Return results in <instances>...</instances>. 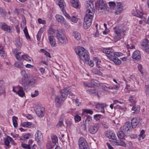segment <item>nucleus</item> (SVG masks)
I'll use <instances>...</instances> for the list:
<instances>
[{
  "instance_id": "nucleus-1",
  "label": "nucleus",
  "mask_w": 149,
  "mask_h": 149,
  "mask_svg": "<svg viewBox=\"0 0 149 149\" xmlns=\"http://www.w3.org/2000/svg\"><path fill=\"white\" fill-rule=\"evenodd\" d=\"M21 73L22 76V84L24 89H26L29 86L34 85L36 84V80L33 78L30 75L28 74L25 70H22Z\"/></svg>"
},
{
  "instance_id": "nucleus-2",
  "label": "nucleus",
  "mask_w": 149,
  "mask_h": 149,
  "mask_svg": "<svg viewBox=\"0 0 149 149\" xmlns=\"http://www.w3.org/2000/svg\"><path fill=\"white\" fill-rule=\"evenodd\" d=\"M76 53L80 58L84 62H88L89 60V56L88 51L83 47L77 48L75 50Z\"/></svg>"
},
{
  "instance_id": "nucleus-3",
  "label": "nucleus",
  "mask_w": 149,
  "mask_h": 149,
  "mask_svg": "<svg viewBox=\"0 0 149 149\" xmlns=\"http://www.w3.org/2000/svg\"><path fill=\"white\" fill-rule=\"evenodd\" d=\"M102 51L104 54H108L107 57L116 65H118L121 64V61L114 55V54L113 53V49L111 48L104 49Z\"/></svg>"
},
{
  "instance_id": "nucleus-4",
  "label": "nucleus",
  "mask_w": 149,
  "mask_h": 149,
  "mask_svg": "<svg viewBox=\"0 0 149 149\" xmlns=\"http://www.w3.org/2000/svg\"><path fill=\"white\" fill-rule=\"evenodd\" d=\"M69 93V91L68 88H65L60 90V94L55 97L56 105L57 106L59 105L61 102L65 100Z\"/></svg>"
},
{
  "instance_id": "nucleus-5",
  "label": "nucleus",
  "mask_w": 149,
  "mask_h": 149,
  "mask_svg": "<svg viewBox=\"0 0 149 149\" xmlns=\"http://www.w3.org/2000/svg\"><path fill=\"white\" fill-rule=\"evenodd\" d=\"M113 32L115 33L113 36L115 42L120 40L125 36V30L119 26H116L113 29Z\"/></svg>"
},
{
  "instance_id": "nucleus-6",
  "label": "nucleus",
  "mask_w": 149,
  "mask_h": 149,
  "mask_svg": "<svg viewBox=\"0 0 149 149\" xmlns=\"http://www.w3.org/2000/svg\"><path fill=\"white\" fill-rule=\"evenodd\" d=\"M56 37L59 42L61 44L64 45L68 42L67 38L61 29L56 30Z\"/></svg>"
},
{
  "instance_id": "nucleus-7",
  "label": "nucleus",
  "mask_w": 149,
  "mask_h": 149,
  "mask_svg": "<svg viewBox=\"0 0 149 149\" xmlns=\"http://www.w3.org/2000/svg\"><path fill=\"white\" fill-rule=\"evenodd\" d=\"M88 2L89 3H86V6L87 7V10L86 11V15H87L88 16L91 17H93L95 12L94 7L91 3L89 1Z\"/></svg>"
},
{
  "instance_id": "nucleus-8",
  "label": "nucleus",
  "mask_w": 149,
  "mask_h": 149,
  "mask_svg": "<svg viewBox=\"0 0 149 149\" xmlns=\"http://www.w3.org/2000/svg\"><path fill=\"white\" fill-rule=\"evenodd\" d=\"M78 144L79 149H89V147L85 139L81 137L79 139Z\"/></svg>"
},
{
  "instance_id": "nucleus-9",
  "label": "nucleus",
  "mask_w": 149,
  "mask_h": 149,
  "mask_svg": "<svg viewBox=\"0 0 149 149\" xmlns=\"http://www.w3.org/2000/svg\"><path fill=\"white\" fill-rule=\"evenodd\" d=\"M93 18V17H91L87 15H85L83 23V27L84 29H86L90 27L91 25Z\"/></svg>"
},
{
  "instance_id": "nucleus-10",
  "label": "nucleus",
  "mask_w": 149,
  "mask_h": 149,
  "mask_svg": "<svg viewBox=\"0 0 149 149\" xmlns=\"http://www.w3.org/2000/svg\"><path fill=\"white\" fill-rule=\"evenodd\" d=\"M35 112L38 116L40 117H43L44 114L45 108L39 106H37Z\"/></svg>"
},
{
  "instance_id": "nucleus-11",
  "label": "nucleus",
  "mask_w": 149,
  "mask_h": 149,
  "mask_svg": "<svg viewBox=\"0 0 149 149\" xmlns=\"http://www.w3.org/2000/svg\"><path fill=\"white\" fill-rule=\"evenodd\" d=\"M98 81L96 79H93L89 82H85L83 83L84 85L87 87H92L94 86H97Z\"/></svg>"
},
{
  "instance_id": "nucleus-12",
  "label": "nucleus",
  "mask_w": 149,
  "mask_h": 149,
  "mask_svg": "<svg viewBox=\"0 0 149 149\" xmlns=\"http://www.w3.org/2000/svg\"><path fill=\"white\" fill-rule=\"evenodd\" d=\"M99 128V124H96L90 126L89 129V131L91 134H94L97 132Z\"/></svg>"
},
{
  "instance_id": "nucleus-13",
  "label": "nucleus",
  "mask_w": 149,
  "mask_h": 149,
  "mask_svg": "<svg viewBox=\"0 0 149 149\" xmlns=\"http://www.w3.org/2000/svg\"><path fill=\"white\" fill-rule=\"evenodd\" d=\"M1 27L2 29L4 31L8 33H11L14 30V29L12 26H9L5 23H3Z\"/></svg>"
},
{
  "instance_id": "nucleus-14",
  "label": "nucleus",
  "mask_w": 149,
  "mask_h": 149,
  "mask_svg": "<svg viewBox=\"0 0 149 149\" xmlns=\"http://www.w3.org/2000/svg\"><path fill=\"white\" fill-rule=\"evenodd\" d=\"M55 18L58 22L63 24L64 25H67V22L64 18L61 15H57L55 16Z\"/></svg>"
},
{
  "instance_id": "nucleus-15",
  "label": "nucleus",
  "mask_w": 149,
  "mask_h": 149,
  "mask_svg": "<svg viewBox=\"0 0 149 149\" xmlns=\"http://www.w3.org/2000/svg\"><path fill=\"white\" fill-rule=\"evenodd\" d=\"M132 58L134 61H139L141 58V56L139 51H135L132 54Z\"/></svg>"
},
{
  "instance_id": "nucleus-16",
  "label": "nucleus",
  "mask_w": 149,
  "mask_h": 149,
  "mask_svg": "<svg viewBox=\"0 0 149 149\" xmlns=\"http://www.w3.org/2000/svg\"><path fill=\"white\" fill-rule=\"evenodd\" d=\"M132 14L133 15L139 18H141L143 15V13L141 10H139L136 9L132 10Z\"/></svg>"
},
{
  "instance_id": "nucleus-17",
  "label": "nucleus",
  "mask_w": 149,
  "mask_h": 149,
  "mask_svg": "<svg viewBox=\"0 0 149 149\" xmlns=\"http://www.w3.org/2000/svg\"><path fill=\"white\" fill-rule=\"evenodd\" d=\"M87 92L91 94L94 95H97L98 97L101 94L102 92L99 91L98 89H96L95 88H91L87 91Z\"/></svg>"
},
{
  "instance_id": "nucleus-18",
  "label": "nucleus",
  "mask_w": 149,
  "mask_h": 149,
  "mask_svg": "<svg viewBox=\"0 0 149 149\" xmlns=\"http://www.w3.org/2000/svg\"><path fill=\"white\" fill-rule=\"evenodd\" d=\"M141 46L143 49L147 53H149V41L146 40L145 42L142 43Z\"/></svg>"
},
{
  "instance_id": "nucleus-19",
  "label": "nucleus",
  "mask_w": 149,
  "mask_h": 149,
  "mask_svg": "<svg viewBox=\"0 0 149 149\" xmlns=\"http://www.w3.org/2000/svg\"><path fill=\"white\" fill-rule=\"evenodd\" d=\"M107 105L105 103H97L95 105V107L97 109H101V112L102 113H104V108L107 107Z\"/></svg>"
},
{
  "instance_id": "nucleus-20",
  "label": "nucleus",
  "mask_w": 149,
  "mask_h": 149,
  "mask_svg": "<svg viewBox=\"0 0 149 149\" xmlns=\"http://www.w3.org/2000/svg\"><path fill=\"white\" fill-rule=\"evenodd\" d=\"M139 118H134L131 121V125L132 128H135L139 124Z\"/></svg>"
},
{
  "instance_id": "nucleus-21",
  "label": "nucleus",
  "mask_w": 149,
  "mask_h": 149,
  "mask_svg": "<svg viewBox=\"0 0 149 149\" xmlns=\"http://www.w3.org/2000/svg\"><path fill=\"white\" fill-rule=\"evenodd\" d=\"M131 123L129 122H126L123 126V130L125 132H127L130 130H132Z\"/></svg>"
},
{
  "instance_id": "nucleus-22",
  "label": "nucleus",
  "mask_w": 149,
  "mask_h": 149,
  "mask_svg": "<svg viewBox=\"0 0 149 149\" xmlns=\"http://www.w3.org/2000/svg\"><path fill=\"white\" fill-rule=\"evenodd\" d=\"M116 11L115 13L116 14H118L122 10V6L120 2H118L116 3Z\"/></svg>"
},
{
  "instance_id": "nucleus-23",
  "label": "nucleus",
  "mask_w": 149,
  "mask_h": 149,
  "mask_svg": "<svg viewBox=\"0 0 149 149\" xmlns=\"http://www.w3.org/2000/svg\"><path fill=\"white\" fill-rule=\"evenodd\" d=\"M16 88L19 89L17 93L21 97H23L25 93L23 90L22 87L19 86H18Z\"/></svg>"
},
{
  "instance_id": "nucleus-24",
  "label": "nucleus",
  "mask_w": 149,
  "mask_h": 149,
  "mask_svg": "<svg viewBox=\"0 0 149 149\" xmlns=\"http://www.w3.org/2000/svg\"><path fill=\"white\" fill-rule=\"evenodd\" d=\"M105 4L103 1L100 0L99 2L98 11L100 12H102V10L105 9Z\"/></svg>"
},
{
  "instance_id": "nucleus-25",
  "label": "nucleus",
  "mask_w": 149,
  "mask_h": 149,
  "mask_svg": "<svg viewBox=\"0 0 149 149\" xmlns=\"http://www.w3.org/2000/svg\"><path fill=\"white\" fill-rule=\"evenodd\" d=\"M18 50L17 49H15L13 50V52L16 59L20 61L21 59V56L19 55L21 52H18Z\"/></svg>"
},
{
  "instance_id": "nucleus-26",
  "label": "nucleus",
  "mask_w": 149,
  "mask_h": 149,
  "mask_svg": "<svg viewBox=\"0 0 149 149\" xmlns=\"http://www.w3.org/2000/svg\"><path fill=\"white\" fill-rule=\"evenodd\" d=\"M36 137L37 139V142L39 143L40 142V140L42 139V134L40 131L38 130L36 133Z\"/></svg>"
},
{
  "instance_id": "nucleus-27",
  "label": "nucleus",
  "mask_w": 149,
  "mask_h": 149,
  "mask_svg": "<svg viewBox=\"0 0 149 149\" xmlns=\"http://www.w3.org/2000/svg\"><path fill=\"white\" fill-rule=\"evenodd\" d=\"M113 145L115 146H120L123 147H125L126 145L125 143L121 140H119L118 141L116 140L114 141Z\"/></svg>"
},
{
  "instance_id": "nucleus-28",
  "label": "nucleus",
  "mask_w": 149,
  "mask_h": 149,
  "mask_svg": "<svg viewBox=\"0 0 149 149\" xmlns=\"http://www.w3.org/2000/svg\"><path fill=\"white\" fill-rule=\"evenodd\" d=\"M73 36L77 40H80L81 39V36L79 33L77 31H74L73 33Z\"/></svg>"
},
{
  "instance_id": "nucleus-29",
  "label": "nucleus",
  "mask_w": 149,
  "mask_h": 149,
  "mask_svg": "<svg viewBox=\"0 0 149 149\" xmlns=\"http://www.w3.org/2000/svg\"><path fill=\"white\" fill-rule=\"evenodd\" d=\"M15 45L16 47L20 49L21 48L22 45V42L19 38H16Z\"/></svg>"
},
{
  "instance_id": "nucleus-30",
  "label": "nucleus",
  "mask_w": 149,
  "mask_h": 149,
  "mask_svg": "<svg viewBox=\"0 0 149 149\" xmlns=\"http://www.w3.org/2000/svg\"><path fill=\"white\" fill-rule=\"evenodd\" d=\"M70 2L72 4V5L74 7L77 8H79L78 0H71Z\"/></svg>"
},
{
  "instance_id": "nucleus-31",
  "label": "nucleus",
  "mask_w": 149,
  "mask_h": 149,
  "mask_svg": "<svg viewBox=\"0 0 149 149\" xmlns=\"http://www.w3.org/2000/svg\"><path fill=\"white\" fill-rule=\"evenodd\" d=\"M49 40L50 43L52 46H54L56 45L55 39L53 36H50L49 37Z\"/></svg>"
},
{
  "instance_id": "nucleus-32",
  "label": "nucleus",
  "mask_w": 149,
  "mask_h": 149,
  "mask_svg": "<svg viewBox=\"0 0 149 149\" xmlns=\"http://www.w3.org/2000/svg\"><path fill=\"white\" fill-rule=\"evenodd\" d=\"M13 141V140L11 138L7 136L6 138L4 141V143L6 146H9L10 145V142H12Z\"/></svg>"
},
{
  "instance_id": "nucleus-33",
  "label": "nucleus",
  "mask_w": 149,
  "mask_h": 149,
  "mask_svg": "<svg viewBox=\"0 0 149 149\" xmlns=\"http://www.w3.org/2000/svg\"><path fill=\"white\" fill-rule=\"evenodd\" d=\"M55 145L54 143L51 141H48L46 144V147L48 149H51L53 148Z\"/></svg>"
},
{
  "instance_id": "nucleus-34",
  "label": "nucleus",
  "mask_w": 149,
  "mask_h": 149,
  "mask_svg": "<svg viewBox=\"0 0 149 149\" xmlns=\"http://www.w3.org/2000/svg\"><path fill=\"white\" fill-rule=\"evenodd\" d=\"M32 58L31 57H29L26 55H22L21 57V59L20 60H22V59L25 60L26 61H31Z\"/></svg>"
},
{
  "instance_id": "nucleus-35",
  "label": "nucleus",
  "mask_w": 149,
  "mask_h": 149,
  "mask_svg": "<svg viewBox=\"0 0 149 149\" xmlns=\"http://www.w3.org/2000/svg\"><path fill=\"white\" fill-rule=\"evenodd\" d=\"M32 125V124L31 123L28 122H23L21 124L22 127H30Z\"/></svg>"
},
{
  "instance_id": "nucleus-36",
  "label": "nucleus",
  "mask_w": 149,
  "mask_h": 149,
  "mask_svg": "<svg viewBox=\"0 0 149 149\" xmlns=\"http://www.w3.org/2000/svg\"><path fill=\"white\" fill-rule=\"evenodd\" d=\"M140 107H136V106L134 105L132 107V111H134L132 113H139L140 111Z\"/></svg>"
},
{
  "instance_id": "nucleus-37",
  "label": "nucleus",
  "mask_w": 149,
  "mask_h": 149,
  "mask_svg": "<svg viewBox=\"0 0 149 149\" xmlns=\"http://www.w3.org/2000/svg\"><path fill=\"white\" fill-rule=\"evenodd\" d=\"M0 54L3 58H4L6 57V54L3 50V47L2 46H0Z\"/></svg>"
},
{
  "instance_id": "nucleus-38",
  "label": "nucleus",
  "mask_w": 149,
  "mask_h": 149,
  "mask_svg": "<svg viewBox=\"0 0 149 149\" xmlns=\"http://www.w3.org/2000/svg\"><path fill=\"white\" fill-rule=\"evenodd\" d=\"M92 120L91 117L90 116H88L85 120V123L88 125V126L91 123Z\"/></svg>"
},
{
  "instance_id": "nucleus-39",
  "label": "nucleus",
  "mask_w": 149,
  "mask_h": 149,
  "mask_svg": "<svg viewBox=\"0 0 149 149\" xmlns=\"http://www.w3.org/2000/svg\"><path fill=\"white\" fill-rule=\"evenodd\" d=\"M58 5L62 10H64L63 9L65 5V3L63 0H60L58 2Z\"/></svg>"
},
{
  "instance_id": "nucleus-40",
  "label": "nucleus",
  "mask_w": 149,
  "mask_h": 149,
  "mask_svg": "<svg viewBox=\"0 0 149 149\" xmlns=\"http://www.w3.org/2000/svg\"><path fill=\"white\" fill-rule=\"evenodd\" d=\"M117 136L120 139H123L125 136V134L122 131H119L117 133Z\"/></svg>"
},
{
  "instance_id": "nucleus-41",
  "label": "nucleus",
  "mask_w": 149,
  "mask_h": 149,
  "mask_svg": "<svg viewBox=\"0 0 149 149\" xmlns=\"http://www.w3.org/2000/svg\"><path fill=\"white\" fill-rule=\"evenodd\" d=\"M15 66L16 67L21 69L24 67V65H23L22 63L20 62H16L15 63Z\"/></svg>"
},
{
  "instance_id": "nucleus-42",
  "label": "nucleus",
  "mask_w": 149,
  "mask_h": 149,
  "mask_svg": "<svg viewBox=\"0 0 149 149\" xmlns=\"http://www.w3.org/2000/svg\"><path fill=\"white\" fill-rule=\"evenodd\" d=\"M100 70H102V69H100L99 70H98L96 69H94L93 70L92 72L95 74H96L99 75H102V72L100 71Z\"/></svg>"
},
{
  "instance_id": "nucleus-43",
  "label": "nucleus",
  "mask_w": 149,
  "mask_h": 149,
  "mask_svg": "<svg viewBox=\"0 0 149 149\" xmlns=\"http://www.w3.org/2000/svg\"><path fill=\"white\" fill-rule=\"evenodd\" d=\"M21 146L24 149H31V145L30 144H27L22 143Z\"/></svg>"
},
{
  "instance_id": "nucleus-44",
  "label": "nucleus",
  "mask_w": 149,
  "mask_h": 149,
  "mask_svg": "<svg viewBox=\"0 0 149 149\" xmlns=\"http://www.w3.org/2000/svg\"><path fill=\"white\" fill-rule=\"evenodd\" d=\"M23 31L25 35L26 38L27 39H30V37L29 35L26 26L23 29Z\"/></svg>"
},
{
  "instance_id": "nucleus-45",
  "label": "nucleus",
  "mask_w": 149,
  "mask_h": 149,
  "mask_svg": "<svg viewBox=\"0 0 149 149\" xmlns=\"http://www.w3.org/2000/svg\"><path fill=\"white\" fill-rule=\"evenodd\" d=\"M17 118L15 116H13L12 117L13 123L14 126L15 127H16L17 126Z\"/></svg>"
},
{
  "instance_id": "nucleus-46",
  "label": "nucleus",
  "mask_w": 149,
  "mask_h": 149,
  "mask_svg": "<svg viewBox=\"0 0 149 149\" xmlns=\"http://www.w3.org/2000/svg\"><path fill=\"white\" fill-rule=\"evenodd\" d=\"M51 139L52 140V142L54 143L55 144L58 141V138L57 136L54 135H52L51 136Z\"/></svg>"
},
{
  "instance_id": "nucleus-47",
  "label": "nucleus",
  "mask_w": 149,
  "mask_h": 149,
  "mask_svg": "<svg viewBox=\"0 0 149 149\" xmlns=\"http://www.w3.org/2000/svg\"><path fill=\"white\" fill-rule=\"evenodd\" d=\"M48 34L49 35H53L55 33L54 30L52 27H50L47 30Z\"/></svg>"
},
{
  "instance_id": "nucleus-48",
  "label": "nucleus",
  "mask_w": 149,
  "mask_h": 149,
  "mask_svg": "<svg viewBox=\"0 0 149 149\" xmlns=\"http://www.w3.org/2000/svg\"><path fill=\"white\" fill-rule=\"evenodd\" d=\"M144 133L145 131L143 130H142L141 131L140 134L139 135V137L140 138H142L143 139L145 137Z\"/></svg>"
},
{
  "instance_id": "nucleus-49",
  "label": "nucleus",
  "mask_w": 149,
  "mask_h": 149,
  "mask_svg": "<svg viewBox=\"0 0 149 149\" xmlns=\"http://www.w3.org/2000/svg\"><path fill=\"white\" fill-rule=\"evenodd\" d=\"M26 21L25 18L24 17H22V21L21 24V26L22 28H24V26L26 25Z\"/></svg>"
},
{
  "instance_id": "nucleus-50",
  "label": "nucleus",
  "mask_w": 149,
  "mask_h": 149,
  "mask_svg": "<svg viewBox=\"0 0 149 149\" xmlns=\"http://www.w3.org/2000/svg\"><path fill=\"white\" fill-rule=\"evenodd\" d=\"M74 119L76 122H78L81 120V118L79 116L77 115L75 116Z\"/></svg>"
},
{
  "instance_id": "nucleus-51",
  "label": "nucleus",
  "mask_w": 149,
  "mask_h": 149,
  "mask_svg": "<svg viewBox=\"0 0 149 149\" xmlns=\"http://www.w3.org/2000/svg\"><path fill=\"white\" fill-rule=\"evenodd\" d=\"M133 96L130 95L129 97V100L130 102L133 104H134L136 103L135 101L133 99Z\"/></svg>"
},
{
  "instance_id": "nucleus-52",
  "label": "nucleus",
  "mask_w": 149,
  "mask_h": 149,
  "mask_svg": "<svg viewBox=\"0 0 149 149\" xmlns=\"http://www.w3.org/2000/svg\"><path fill=\"white\" fill-rule=\"evenodd\" d=\"M134 43H133V44H131V45H129L128 44H127L126 45V47H127V49H132L133 48H134Z\"/></svg>"
},
{
  "instance_id": "nucleus-53",
  "label": "nucleus",
  "mask_w": 149,
  "mask_h": 149,
  "mask_svg": "<svg viewBox=\"0 0 149 149\" xmlns=\"http://www.w3.org/2000/svg\"><path fill=\"white\" fill-rule=\"evenodd\" d=\"M29 138V135L28 134H25L24 136L20 137V139L22 140H25L26 139H28Z\"/></svg>"
},
{
  "instance_id": "nucleus-54",
  "label": "nucleus",
  "mask_w": 149,
  "mask_h": 149,
  "mask_svg": "<svg viewBox=\"0 0 149 149\" xmlns=\"http://www.w3.org/2000/svg\"><path fill=\"white\" fill-rule=\"evenodd\" d=\"M38 22L39 24H46V21L45 20H43L41 18H39L38 19Z\"/></svg>"
},
{
  "instance_id": "nucleus-55",
  "label": "nucleus",
  "mask_w": 149,
  "mask_h": 149,
  "mask_svg": "<svg viewBox=\"0 0 149 149\" xmlns=\"http://www.w3.org/2000/svg\"><path fill=\"white\" fill-rule=\"evenodd\" d=\"M62 12L65 17L68 19H70L71 17L64 10H62Z\"/></svg>"
},
{
  "instance_id": "nucleus-56",
  "label": "nucleus",
  "mask_w": 149,
  "mask_h": 149,
  "mask_svg": "<svg viewBox=\"0 0 149 149\" xmlns=\"http://www.w3.org/2000/svg\"><path fill=\"white\" fill-rule=\"evenodd\" d=\"M109 6L112 8H113L116 6V4L114 2H109Z\"/></svg>"
},
{
  "instance_id": "nucleus-57",
  "label": "nucleus",
  "mask_w": 149,
  "mask_h": 149,
  "mask_svg": "<svg viewBox=\"0 0 149 149\" xmlns=\"http://www.w3.org/2000/svg\"><path fill=\"white\" fill-rule=\"evenodd\" d=\"M70 19L74 23H76L78 20L77 18L75 16L71 17Z\"/></svg>"
},
{
  "instance_id": "nucleus-58",
  "label": "nucleus",
  "mask_w": 149,
  "mask_h": 149,
  "mask_svg": "<svg viewBox=\"0 0 149 149\" xmlns=\"http://www.w3.org/2000/svg\"><path fill=\"white\" fill-rule=\"evenodd\" d=\"M84 112L90 114L91 115H92L93 113V112L92 110L87 109H84Z\"/></svg>"
},
{
  "instance_id": "nucleus-59",
  "label": "nucleus",
  "mask_w": 149,
  "mask_h": 149,
  "mask_svg": "<svg viewBox=\"0 0 149 149\" xmlns=\"http://www.w3.org/2000/svg\"><path fill=\"white\" fill-rule=\"evenodd\" d=\"M110 139H111L113 140H116V136L115 134L111 132V134L110 137L109 138Z\"/></svg>"
},
{
  "instance_id": "nucleus-60",
  "label": "nucleus",
  "mask_w": 149,
  "mask_h": 149,
  "mask_svg": "<svg viewBox=\"0 0 149 149\" xmlns=\"http://www.w3.org/2000/svg\"><path fill=\"white\" fill-rule=\"evenodd\" d=\"M39 94V92L38 91L36 90L34 92V94H31V97H35L38 96Z\"/></svg>"
},
{
  "instance_id": "nucleus-61",
  "label": "nucleus",
  "mask_w": 149,
  "mask_h": 149,
  "mask_svg": "<svg viewBox=\"0 0 149 149\" xmlns=\"http://www.w3.org/2000/svg\"><path fill=\"white\" fill-rule=\"evenodd\" d=\"M138 68L139 70V71L141 73V74H143V71L142 70V67L141 65L139 64L138 66Z\"/></svg>"
},
{
  "instance_id": "nucleus-62",
  "label": "nucleus",
  "mask_w": 149,
  "mask_h": 149,
  "mask_svg": "<svg viewBox=\"0 0 149 149\" xmlns=\"http://www.w3.org/2000/svg\"><path fill=\"white\" fill-rule=\"evenodd\" d=\"M5 92L4 87H1L0 88V95H2Z\"/></svg>"
},
{
  "instance_id": "nucleus-63",
  "label": "nucleus",
  "mask_w": 149,
  "mask_h": 149,
  "mask_svg": "<svg viewBox=\"0 0 149 149\" xmlns=\"http://www.w3.org/2000/svg\"><path fill=\"white\" fill-rule=\"evenodd\" d=\"M113 53L114 54V55L117 56H120L122 55L123 54L120 52H114L113 50Z\"/></svg>"
},
{
  "instance_id": "nucleus-64",
  "label": "nucleus",
  "mask_w": 149,
  "mask_h": 149,
  "mask_svg": "<svg viewBox=\"0 0 149 149\" xmlns=\"http://www.w3.org/2000/svg\"><path fill=\"white\" fill-rule=\"evenodd\" d=\"M100 114H96L94 116V118L96 120H98L100 119L101 117Z\"/></svg>"
}]
</instances>
